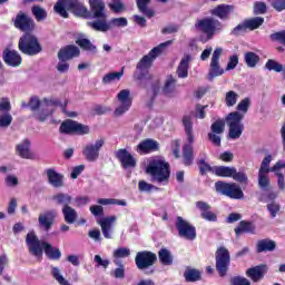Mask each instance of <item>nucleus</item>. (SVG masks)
Returning <instances> with one entry per match:
<instances>
[{"mask_svg": "<svg viewBox=\"0 0 285 285\" xmlns=\"http://www.w3.org/2000/svg\"><path fill=\"white\" fill-rule=\"evenodd\" d=\"M31 14L35 17L36 21H45V19H48V11L43 9L41 6H33L31 8Z\"/></svg>", "mask_w": 285, "mask_h": 285, "instance_id": "40", "label": "nucleus"}, {"mask_svg": "<svg viewBox=\"0 0 285 285\" xmlns=\"http://www.w3.org/2000/svg\"><path fill=\"white\" fill-rule=\"evenodd\" d=\"M248 108H250V98H244L236 106V110L244 114L248 112Z\"/></svg>", "mask_w": 285, "mask_h": 285, "instance_id": "59", "label": "nucleus"}, {"mask_svg": "<svg viewBox=\"0 0 285 285\" xmlns=\"http://www.w3.org/2000/svg\"><path fill=\"white\" fill-rule=\"evenodd\" d=\"M115 157L118 159L122 168H135L137 166V160L126 148L116 150Z\"/></svg>", "mask_w": 285, "mask_h": 285, "instance_id": "19", "label": "nucleus"}, {"mask_svg": "<svg viewBox=\"0 0 285 285\" xmlns=\"http://www.w3.org/2000/svg\"><path fill=\"white\" fill-rule=\"evenodd\" d=\"M57 219V210L50 209L38 216L39 228L45 230L46 233L52 229L55 225V220Z\"/></svg>", "mask_w": 285, "mask_h": 285, "instance_id": "18", "label": "nucleus"}, {"mask_svg": "<svg viewBox=\"0 0 285 285\" xmlns=\"http://www.w3.org/2000/svg\"><path fill=\"white\" fill-rule=\"evenodd\" d=\"M247 23L248 30H257L261 26H264V18L263 17H255L245 20Z\"/></svg>", "mask_w": 285, "mask_h": 285, "instance_id": "47", "label": "nucleus"}, {"mask_svg": "<svg viewBox=\"0 0 285 285\" xmlns=\"http://www.w3.org/2000/svg\"><path fill=\"white\" fill-rule=\"evenodd\" d=\"M184 278H185V282L187 283L200 282L202 272L197 268L186 267L184 272Z\"/></svg>", "mask_w": 285, "mask_h": 285, "instance_id": "34", "label": "nucleus"}, {"mask_svg": "<svg viewBox=\"0 0 285 285\" xmlns=\"http://www.w3.org/2000/svg\"><path fill=\"white\" fill-rule=\"evenodd\" d=\"M266 273H268V265L266 264H261L254 267H249L246 271V276L252 279V282L257 283L262 282L264 279Z\"/></svg>", "mask_w": 285, "mask_h": 285, "instance_id": "24", "label": "nucleus"}, {"mask_svg": "<svg viewBox=\"0 0 285 285\" xmlns=\"http://www.w3.org/2000/svg\"><path fill=\"white\" fill-rule=\"evenodd\" d=\"M51 275L58 282V284L71 285L68 281L63 278V275H61V272L58 269V267H52Z\"/></svg>", "mask_w": 285, "mask_h": 285, "instance_id": "52", "label": "nucleus"}, {"mask_svg": "<svg viewBox=\"0 0 285 285\" xmlns=\"http://www.w3.org/2000/svg\"><path fill=\"white\" fill-rule=\"evenodd\" d=\"M47 177L48 181L53 188H61L63 187V175L57 173L53 168L47 169Z\"/></svg>", "mask_w": 285, "mask_h": 285, "instance_id": "31", "label": "nucleus"}, {"mask_svg": "<svg viewBox=\"0 0 285 285\" xmlns=\"http://www.w3.org/2000/svg\"><path fill=\"white\" fill-rule=\"evenodd\" d=\"M13 26L17 28V30H20L24 33L35 32V28H37V24L35 23V19L32 17L28 16L24 11H19L13 19Z\"/></svg>", "mask_w": 285, "mask_h": 285, "instance_id": "12", "label": "nucleus"}, {"mask_svg": "<svg viewBox=\"0 0 285 285\" xmlns=\"http://www.w3.org/2000/svg\"><path fill=\"white\" fill-rule=\"evenodd\" d=\"M116 219L117 217L109 216L98 222L105 239H112V224H115Z\"/></svg>", "mask_w": 285, "mask_h": 285, "instance_id": "27", "label": "nucleus"}, {"mask_svg": "<svg viewBox=\"0 0 285 285\" xmlns=\"http://www.w3.org/2000/svg\"><path fill=\"white\" fill-rule=\"evenodd\" d=\"M236 237L242 235H255L257 233V226L252 220H240L234 228Z\"/></svg>", "mask_w": 285, "mask_h": 285, "instance_id": "23", "label": "nucleus"}, {"mask_svg": "<svg viewBox=\"0 0 285 285\" xmlns=\"http://www.w3.org/2000/svg\"><path fill=\"white\" fill-rule=\"evenodd\" d=\"M232 285H250V281L243 276H234L230 278Z\"/></svg>", "mask_w": 285, "mask_h": 285, "instance_id": "62", "label": "nucleus"}, {"mask_svg": "<svg viewBox=\"0 0 285 285\" xmlns=\"http://www.w3.org/2000/svg\"><path fill=\"white\" fill-rule=\"evenodd\" d=\"M233 173H235V167H228V166L214 167V175H216V177H233Z\"/></svg>", "mask_w": 285, "mask_h": 285, "instance_id": "39", "label": "nucleus"}, {"mask_svg": "<svg viewBox=\"0 0 285 285\" xmlns=\"http://www.w3.org/2000/svg\"><path fill=\"white\" fill-rule=\"evenodd\" d=\"M271 39L272 41H278V43L285 46V30L272 33Z\"/></svg>", "mask_w": 285, "mask_h": 285, "instance_id": "63", "label": "nucleus"}, {"mask_svg": "<svg viewBox=\"0 0 285 285\" xmlns=\"http://www.w3.org/2000/svg\"><path fill=\"white\" fill-rule=\"evenodd\" d=\"M23 108H30L32 112H36V110H39L41 108V100L37 96H32L28 104L22 102L21 105Z\"/></svg>", "mask_w": 285, "mask_h": 285, "instance_id": "45", "label": "nucleus"}, {"mask_svg": "<svg viewBox=\"0 0 285 285\" xmlns=\"http://www.w3.org/2000/svg\"><path fill=\"white\" fill-rule=\"evenodd\" d=\"M237 99H239V95H237V92L234 90L227 91L225 95V104L227 108H233V106L237 104Z\"/></svg>", "mask_w": 285, "mask_h": 285, "instance_id": "49", "label": "nucleus"}, {"mask_svg": "<svg viewBox=\"0 0 285 285\" xmlns=\"http://www.w3.org/2000/svg\"><path fill=\"white\" fill-rule=\"evenodd\" d=\"M196 207L198 210H200V217L202 219H205L206 222H217V214H215L210 207V205L206 202H197Z\"/></svg>", "mask_w": 285, "mask_h": 285, "instance_id": "25", "label": "nucleus"}, {"mask_svg": "<svg viewBox=\"0 0 285 285\" xmlns=\"http://www.w3.org/2000/svg\"><path fill=\"white\" fill-rule=\"evenodd\" d=\"M266 70H269V72H283L284 65L277 62L275 59H268L265 63Z\"/></svg>", "mask_w": 285, "mask_h": 285, "instance_id": "43", "label": "nucleus"}, {"mask_svg": "<svg viewBox=\"0 0 285 285\" xmlns=\"http://www.w3.org/2000/svg\"><path fill=\"white\" fill-rule=\"evenodd\" d=\"M175 83H177V80L173 76H169L163 87L164 95H173L175 92Z\"/></svg>", "mask_w": 285, "mask_h": 285, "instance_id": "48", "label": "nucleus"}, {"mask_svg": "<svg viewBox=\"0 0 285 285\" xmlns=\"http://www.w3.org/2000/svg\"><path fill=\"white\" fill-rule=\"evenodd\" d=\"M168 46H173V40H167L166 42H161L157 47H154L148 55H145L136 65V70L139 71V73L136 76L137 81H141L146 79V76L148 75V70L153 68V63H155V59L159 57V55L164 53V50L168 48Z\"/></svg>", "mask_w": 285, "mask_h": 285, "instance_id": "2", "label": "nucleus"}, {"mask_svg": "<svg viewBox=\"0 0 285 285\" xmlns=\"http://www.w3.org/2000/svg\"><path fill=\"white\" fill-rule=\"evenodd\" d=\"M52 200L56 202L57 206L66 208V206L72 204V196H70V194L59 193L52 196Z\"/></svg>", "mask_w": 285, "mask_h": 285, "instance_id": "35", "label": "nucleus"}, {"mask_svg": "<svg viewBox=\"0 0 285 285\" xmlns=\"http://www.w3.org/2000/svg\"><path fill=\"white\" fill-rule=\"evenodd\" d=\"M2 59L7 66L11 68H19V66L23 62V58L21 55L17 52V50L4 49L2 51Z\"/></svg>", "mask_w": 285, "mask_h": 285, "instance_id": "21", "label": "nucleus"}, {"mask_svg": "<svg viewBox=\"0 0 285 285\" xmlns=\"http://www.w3.org/2000/svg\"><path fill=\"white\" fill-rule=\"evenodd\" d=\"M121 77H124V70L106 73L102 77V83L106 86L108 83H112V81H119Z\"/></svg>", "mask_w": 285, "mask_h": 285, "instance_id": "41", "label": "nucleus"}, {"mask_svg": "<svg viewBox=\"0 0 285 285\" xmlns=\"http://www.w3.org/2000/svg\"><path fill=\"white\" fill-rule=\"evenodd\" d=\"M266 208L272 217V219H275L277 215H279V212L282 210V205L279 203L272 200L269 204L266 205Z\"/></svg>", "mask_w": 285, "mask_h": 285, "instance_id": "46", "label": "nucleus"}, {"mask_svg": "<svg viewBox=\"0 0 285 285\" xmlns=\"http://www.w3.org/2000/svg\"><path fill=\"white\" fill-rule=\"evenodd\" d=\"M30 139L26 138L20 144L16 146V153L21 157V159H31L32 151L30 150Z\"/></svg>", "mask_w": 285, "mask_h": 285, "instance_id": "29", "label": "nucleus"}, {"mask_svg": "<svg viewBox=\"0 0 285 285\" xmlns=\"http://www.w3.org/2000/svg\"><path fill=\"white\" fill-rule=\"evenodd\" d=\"M136 6L141 14L147 19L155 17V10L150 9V0H136Z\"/></svg>", "mask_w": 285, "mask_h": 285, "instance_id": "33", "label": "nucleus"}, {"mask_svg": "<svg viewBox=\"0 0 285 285\" xmlns=\"http://www.w3.org/2000/svg\"><path fill=\"white\" fill-rule=\"evenodd\" d=\"M76 45L85 52H97V46H95L88 38H78Z\"/></svg>", "mask_w": 285, "mask_h": 285, "instance_id": "36", "label": "nucleus"}, {"mask_svg": "<svg viewBox=\"0 0 285 285\" xmlns=\"http://www.w3.org/2000/svg\"><path fill=\"white\" fill-rule=\"evenodd\" d=\"M258 186L262 190H271V178H268V174L258 173Z\"/></svg>", "mask_w": 285, "mask_h": 285, "instance_id": "42", "label": "nucleus"}, {"mask_svg": "<svg viewBox=\"0 0 285 285\" xmlns=\"http://www.w3.org/2000/svg\"><path fill=\"white\" fill-rule=\"evenodd\" d=\"M89 6L95 19H106V3L104 0H89Z\"/></svg>", "mask_w": 285, "mask_h": 285, "instance_id": "28", "label": "nucleus"}, {"mask_svg": "<svg viewBox=\"0 0 285 285\" xmlns=\"http://www.w3.org/2000/svg\"><path fill=\"white\" fill-rule=\"evenodd\" d=\"M227 124L229 127V139H239L244 132V114H240L239 111H233L228 114Z\"/></svg>", "mask_w": 285, "mask_h": 285, "instance_id": "10", "label": "nucleus"}, {"mask_svg": "<svg viewBox=\"0 0 285 285\" xmlns=\"http://www.w3.org/2000/svg\"><path fill=\"white\" fill-rule=\"evenodd\" d=\"M26 244L30 255L33 257H43L45 250V255L48 259H52L53 262L61 259V250L59 247H53L52 244L46 240H39V237L33 230L27 234Z\"/></svg>", "mask_w": 285, "mask_h": 285, "instance_id": "1", "label": "nucleus"}, {"mask_svg": "<svg viewBox=\"0 0 285 285\" xmlns=\"http://www.w3.org/2000/svg\"><path fill=\"white\" fill-rule=\"evenodd\" d=\"M183 126L187 142L183 145V164L184 166H191L195 163V134L193 132V117L183 116Z\"/></svg>", "mask_w": 285, "mask_h": 285, "instance_id": "4", "label": "nucleus"}, {"mask_svg": "<svg viewBox=\"0 0 285 285\" xmlns=\"http://www.w3.org/2000/svg\"><path fill=\"white\" fill-rule=\"evenodd\" d=\"M222 52L224 49L220 47L216 48L212 55V60L209 63V71H208V80L213 81L215 77H222L224 75V68L219 65V59H222Z\"/></svg>", "mask_w": 285, "mask_h": 285, "instance_id": "15", "label": "nucleus"}, {"mask_svg": "<svg viewBox=\"0 0 285 285\" xmlns=\"http://www.w3.org/2000/svg\"><path fill=\"white\" fill-rule=\"evenodd\" d=\"M234 181H238V184H248V176L244 171H237L235 168V173L232 176Z\"/></svg>", "mask_w": 285, "mask_h": 285, "instance_id": "54", "label": "nucleus"}, {"mask_svg": "<svg viewBox=\"0 0 285 285\" xmlns=\"http://www.w3.org/2000/svg\"><path fill=\"white\" fill-rule=\"evenodd\" d=\"M196 30H199V32H203V35H206L207 39L210 40L215 37L216 32H219L224 28V24L215 18H204L198 20L195 23Z\"/></svg>", "mask_w": 285, "mask_h": 285, "instance_id": "7", "label": "nucleus"}, {"mask_svg": "<svg viewBox=\"0 0 285 285\" xmlns=\"http://www.w3.org/2000/svg\"><path fill=\"white\" fill-rule=\"evenodd\" d=\"M18 48L22 55H28L29 57H35L43 50V47L39 43V38L32 35V32L23 33L20 37Z\"/></svg>", "mask_w": 285, "mask_h": 285, "instance_id": "6", "label": "nucleus"}, {"mask_svg": "<svg viewBox=\"0 0 285 285\" xmlns=\"http://www.w3.org/2000/svg\"><path fill=\"white\" fill-rule=\"evenodd\" d=\"M151 90H153V97H151V100L147 105L148 108H153V104H155V99H157V95H159V90H160L159 80H156L155 82H153Z\"/></svg>", "mask_w": 285, "mask_h": 285, "instance_id": "57", "label": "nucleus"}, {"mask_svg": "<svg viewBox=\"0 0 285 285\" xmlns=\"http://www.w3.org/2000/svg\"><path fill=\"white\" fill-rule=\"evenodd\" d=\"M215 190L218 195L229 197V199H244V190L235 183L218 180L215 183Z\"/></svg>", "mask_w": 285, "mask_h": 285, "instance_id": "8", "label": "nucleus"}, {"mask_svg": "<svg viewBox=\"0 0 285 285\" xmlns=\"http://www.w3.org/2000/svg\"><path fill=\"white\" fill-rule=\"evenodd\" d=\"M62 215L66 224H75L79 217L77 210L70 206L62 207Z\"/></svg>", "mask_w": 285, "mask_h": 285, "instance_id": "37", "label": "nucleus"}, {"mask_svg": "<svg viewBox=\"0 0 285 285\" xmlns=\"http://www.w3.org/2000/svg\"><path fill=\"white\" fill-rule=\"evenodd\" d=\"M247 26L248 24H247L246 20H244L243 23H239L237 27H235L232 30V35H234V37H239V35H242L243 32H246L248 30Z\"/></svg>", "mask_w": 285, "mask_h": 285, "instance_id": "60", "label": "nucleus"}, {"mask_svg": "<svg viewBox=\"0 0 285 285\" xmlns=\"http://www.w3.org/2000/svg\"><path fill=\"white\" fill-rule=\"evenodd\" d=\"M215 268L218 273V277H226L230 268V252L228 248L220 246L215 253Z\"/></svg>", "mask_w": 285, "mask_h": 285, "instance_id": "9", "label": "nucleus"}, {"mask_svg": "<svg viewBox=\"0 0 285 285\" xmlns=\"http://www.w3.org/2000/svg\"><path fill=\"white\" fill-rule=\"evenodd\" d=\"M189 68H190V55H185L177 67V75L179 79H186V77H188Z\"/></svg>", "mask_w": 285, "mask_h": 285, "instance_id": "32", "label": "nucleus"}, {"mask_svg": "<svg viewBox=\"0 0 285 285\" xmlns=\"http://www.w3.org/2000/svg\"><path fill=\"white\" fill-rule=\"evenodd\" d=\"M171 150L175 159L181 157V140L175 139L171 141Z\"/></svg>", "mask_w": 285, "mask_h": 285, "instance_id": "56", "label": "nucleus"}, {"mask_svg": "<svg viewBox=\"0 0 285 285\" xmlns=\"http://www.w3.org/2000/svg\"><path fill=\"white\" fill-rule=\"evenodd\" d=\"M59 132L61 135H89L90 134V127L88 125H83L81 122H78L72 119H67L61 122Z\"/></svg>", "mask_w": 285, "mask_h": 285, "instance_id": "11", "label": "nucleus"}, {"mask_svg": "<svg viewBox=\"0 0 285 285\" xmlns=\"http://www.w3.org/2000/svg\"><path fill=\"white\" fill-rule=\"evenodd\" d=\"M147 175H150L151 181L168 186L170 181V163L164 159H154L149 161L146 168Z\"/></svg>", "mask_w": 285, "mask_h": 285, "instance_id": "5", "label": "nucleus"}, {"mask_svg": "<svg viewBox=\"0 0 285 285\" xmlns=\"http://www.w3.org/2000/svg\"><path fill=\"white\" fill-rule=\"evenodd\" d=\"M259 61V56L253 51L245 53V63L248 68H255Z\"/></svg>", "mask_w": 285, "mask_h": 285, "instance_id": "44", "label": "nucleus"}, {"mask_svg": "<svg viewBox=\"0 0 285 285\" xmlns=\"http://www.w3.org/2000/svg\"><path fill=\"white\" fill-rule=\"evenodd\" d=\"M104 144H106V140L100 138L96 140L94 145H87L82 150L85 159H87V161H97L99 159V151L104 148Z\"/></svg>", "mask_w": 285, "mask_h": 285, "instance_id": "17", "label": "nucleus"}, {"mask_svg": "<svg viewBox=\"0 0 285 285\" xmlns=\"http://www.w3.org/2000/svg\"><path fill=\"white\" fill-rule=\"evenodd\" d=\"M235 12V7L233 4H218L214 9L210 10V14L213 17H218V19H228L230 17V13Z\"/></svg>", "mask_w": 285, "mask_h": 285, "instance_id": "26", "label": "nucleus"}, {"mask_svg": "<svg viewBox=\"0 0 285 285\" xmlns=\"http://www.w3.org/2000/svg\"><path fill=\"white\" fill-rule=\"evenodd\" d=\"M199 165V174L202 176L206 175L207 173H214L215 167H212L210 164L206 163L205 159H200L198 161Z\"/></svg>", "mask_w": 285, "mask_h": 285, "instance_id": "55", "label": "nucleus"}, {"mask_svg": "<svg viewBox=\"0 0 285 285\" xmlns=\"http://www.w3.org/2000/svg\"><path fill=\"white\" fill-rule=\"evenodd\" d=\"M277 248V243L269 238L259 239L256 244L257 253H273Z\"/></svg>", "mask_w": 285, "mask_h": 285, "instance_id": "30", "label": "nucleus"}, {"mask_svg": "<svg viewBox=\"0 0 285 285\" xmlns=\"http://www.w3.org/2000/svg\"><path fill=\"white\" fill-rule=\"evenodd\" d=\"M136 150L139 155H150V153L159 150V142L153 138H147L137 145Z\"/></svg>", "mask_w": 285, "mask_h": 285, "instance_id": "20", "label": "nucleus"}, {"mask_svg": "<svg viewBox=\"0 0 285 285\" xmlns=\"http://www.w3.org/2000/svg\"><path fill=\"white\" fill-rule=\"evenodd\" d=\"M117 99L120 102V106L115 109L114 115L116 117H121V115L128 112V110H130V107L132 106V97L130 96V90H120L117 95Z\"/></svg>", "mask_w": 285, "mask_h": 285, "instance_id": "16", "label": "nucleus"}, {"mask_svg": "<svg viewBox=\"0 0 285 285\" xmlns=\"http://www.w3.org/2000/svg\"><path fill=\"white\" fill-rule=\"evenodd\" d=\"M176 229L178 230L179 237L184 239H188L189 242L197 239V229L181 216H178L176 219Z\"/></svg>", "mask_w": 285, "mask_h": 285, "instance_id": "14", "label": "nucleus"}, {"mask_svg": "<svg viewBox=\"0 0 285 285\" xmlns=\"http://www.w3.org/2000/svg\"><path fill=\"white\" fill-rule=\"evenodd\" d=\"M267 7L265 2H255L254 13L256 14H266Z\"/></svg>", "mask_w": 285, "mask_h": 285, "instance_id": "64", "label": "nucleus"}, {"mask_svg": "<svg viewBox=\"0 0 285 285\" xmlns=\"http://www.w3.org/2000/svg\"><path fill=\"white\" fill-rule=\"evenodd\" d=\"M79 55H81L79 47L67 45L58 51V59L59 61H70L75 59V57H79Z\"/></svg>", "mask_w": 285, "mask_h": 285, "instance_id": "22", "label": "nucleus"}, {"mask_svg": "<svg viewBox=\"0 0 285 285\" xmlns=\"http://www.w3.org/2000/svg\"><path fill=\"white\" fill-rule=\"evenodd\" d=\"M225 128H226V121H224V119H217L212 124V127H210L212 132H214L215 135L224 134Z\"/></svg>", "mask_w": 285, "mask_h": 285, "instance_id": "51", "label": "nucleus"}, {"mask_svg": "<svg viewBox=\"0 0 285 285\" xmlns=\"http://www.w3.org/2000/svg\"><path fill=\"white\" fill-rule=\"evenodd\" d=\"M114 257L117 259H122L124 257H130V248L128 247H120L114 250Z\"/></svg>", "mask_w": 285, "mask_h": 285, "instance_id": "58", "label": "nucleus"}, {"mask_svg": "<svg viewBox=\"0 0 285 285\" xmlns=\"http://www.w3.org/2000/svg\"><path fill=\"white\" fill-rule=\"evenodd\" d=\"M158 259L163 266H173V254L167 248H160L158 252Z\"/></svg>", "mask_w": 285, "mask_h": 285, "instance_id": "38", "label": "nucleus"}, {"mask_svg": "<svg viewBox=\"0 0 285 285\" xmlns=\"http://www.w3.org/2000/svg\"><path fill=\"white\" fill-rule=\"evenodd\" d=\"M135 264L138 271H146L157 264V254L150 250H140L136 254Z\"/></svg>", "mask_w": 285, "mask_h": 285, "instance_id": "13", "label": "nucleus"}, {"mask_svg": "<svg viewBox=\"0 0 285 285\" xmlns=\"http://www.w3.org/2000/svg\"><path fill=\"white\" fill-rule=\"evenodd\" d=\"M12 124V115L3 114L0 115V128H8Z\"/></svg>", "mask_w": 285, "mask_h": 285, "instance_id": "61", "label": "nucleus"}, {"mask_svg": "<svg viewBox=\"0 0 285 285\" xmlns=\"http://www.w3.org/2000/svg\"><path fill=\"white\" fill-rule=\"evenodd\" d=\"M53 10L57 14L62 17V19L70 17L68 12H71L75 17H82V19L90 17V11H88V8L79 0H58Z\"/></svg>", "mask_w": 285, "mask_h": 285, "instance_id": "3", "label": "nucleus"}, {"mask_svg": "<svg viewBox=\"0 0 285 285\" xmlns=\"http://www.w3.org/2000/svg\"><path fill=\"white\" fill-rule=\"evenodd\" d=\"M89 26H91V28L98 32H108V30H110V24L106 23V20H97L90 22Z\"/></svg>", "mask_w": 285, "mask_h": 285, "instance_id": "50", "label": "nucleus"}, {"mask_svg": "<svg viewBox=\"0 0 285 285\" xmlns=\"http://www.w3.org/2000/svg\"><path fill=\"white\" fill-rule=\"evenodd\" d=\"M271 161H273V156L267 155V156L263 159L258 173L269 174V173H271Z\"/></svg>", "mask_w": 285, "mask_h": 285, "instance_id": "53", "label": "nucleus"}]
</instances>
